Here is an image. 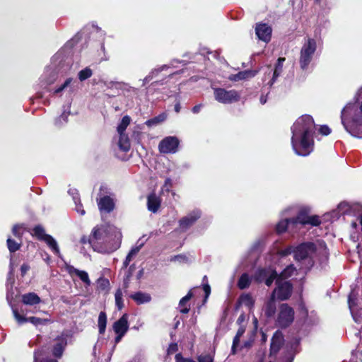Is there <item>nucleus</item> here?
I'll return each instance as SVG.
<instances>
[{
	"mask_svg": "<svg viewBox=\"0 0 362 362\" xmlns=\"http://www.w3.org/2000/svg\"><path fill=\"white\" fill-rule=\"evenodd\" d=\"M291 144L294 152L300 156H307L314 146L313 134L315 124L312 116L304 115L299 117L291 128Z\"/></svg>",
	"mask_w": 362,
	"mask_h": 362,
	"instance_id": "f257e3e1",
	"label": "nucleus"
},
{
	"mask_svg": "<svg viewBox=\"0 0 362 362\" xmlns=\"http://www.w3.org/2000/svg\"><path fill=\"white\" fill-rule=\"evenodd\" d=\"M122 233L113 225L101 224L93 228L88 242L94 251L109 254L117 250L121 244Z\"/></svg>",
	"mask_w": 362,
	"mask_h": 362,
	"instance_id": "f03ea898",
	"label": "nucleus"
},
{
	"mask_svg": "<svg viewBox=\"0 0 362 362\" xmlns=\"http://www.w3.org/2000/svg\"><path fill=\"white\" fill-rule=\"evenodd\" d=\"M341 121L346 132L354 136L362 138V92H357L353 100L342 109Z\"/></svg>",
	"mask_w": 362,
	"mask_h": 362,
	"instance_id": "7ed1b4c3",
	"label": "nucleus"
},
{
	"mask_svg": "<svg viewBox=\"0 0 362 362\" xmlns=\"http://www.w3.org/2000/svg\"><path fill=\"white\" fill-rule=\"evenodd\" d=\"M328 255L327 245L322 240L303 243L296 247L294 250L295 259L297 261L308 259L310 266L313 265L314 257L326 259Z\"/></svg>",
	"mask_w": 362,
	"mask_h": 362,
	"instance_id": "20e7f679",
	"label": "nucleus"
},
{
	"mask_svg": "<svg viewBox=\"0 0 362 362\" xmlns=\"http://www.w3.org/2000/svg\"><path fill=\"white\" fill-rule=\"evenodd\" d=\"M71 59L65 57L62 52H57L52 59L51 64L47 66L40 78L42 85H50L54 83L59 76H64L71 69Z\"/></svg>",
	"mask_w": 362,
	"mask_h": 362,
	"instance_id": "39448f33",
	"label": "nucleus"
},
{
	"mask_svg": "<svg viewBox=\"0 0 362 362\" xmlns=\"http://www.w3.org/2000/svg\"><path fill=\"white\" fill-rule=\"evenodd\" d=\"M96 202L100 213L110 214L115 208V195L105 185L100 186Z\"/></svg>",
	"mask_w": 362,
	"mask_h": 362,
	"instance_id": "423d86ee",
	"label": "nucleus"
},
{
	"mask_svg": "<svg viewBox=\"0 0 362 362\" xmlns=\"http://www.w3.org/2000/svg\"><path fill=\"white\" fill-rule=\"evenodd\" d=\"M317 49L316 41L312 38H308L303 45L299 58L300 66L303 70H306L311 62Z\"/></svg>",
	"mask_w": 362,
	"mask_h": 362,
	"instance_id": "0eeeda50",
	"label": "nucleus"
},
{
	"mask_svg": "<svg viewBox=\"0 0 362 362\" xmlns=\"http://www.w3.org/2000/svg\"><path fill=\"white\" fill-rule=\"evenodd\" d=\"M276 288L272 293L273 297L279 300H286L289 298L292 293V285L289 281H282L281 279H276Z\"/></svg>",
	"mask_w": 362,
	"mask_h": 362,
	"instance_id": "6e6552de",
	"label": "nucleus"
},
{
	"mask_svg": "<svg viewBox=\"0 0 362 362\" xmlns=\"http://www.w3.org/2000/svg\"><path fill=\"white\" fill-rule=\"evenodd\" d=\"M294 319V311L291 307L286 303H283L279 306V310L277 317V324L281 327H288Z\"/></svg>",
	"mask_w": 362,
	"mask_h": 362,
	"instance_id": "1a4fd4ad",
	"label": "nucleus"
},
{
	"mask_svg": "<svg viewBox=\"0 0 362 362\" xmlns=\"http://www.w3.org/2000/svg\"><path fill=\"white\" fill-rule=\"evenodd\" d=\"M277 273L271 267L259 269L256 271L254 279L256 281L264 282L268 286H270L274 280H276Z\"/></svg>",
	"mask_w": 362,
	"mask_h": 362,
	"instance_id": "9d476101",
	"label": "nucleus"
},
{
	"mask_svg": "<svg viewBox=\"0 0 362 362\" xmlns=\"http://www.w3.org/2000/svg\"><path fill=\"white\" fill-rule=\"evenodd\" d=\"M180 141L176 136H167L158 144V150L161 153H175L178 150Z\"/></svg>",
	"mask_w": 362,
	"mask_h": 362,
	"instance_id": "9b49d317",
	"label": "nucleus"
},
{
	"mask_svg": "<svg viewBox=\"0 0 362 362\" xmlns=\"http://www.w3.org/2000/svg\"><path fill=\"white\" fill-rule=\"evenodd\" d=\"M202 212L199 209H194L183 216L179 221V229L182 232L187 231L201 217Z\"/></svg>",
	"mask_w": 362,
	"mask_h": 362,
	"instance_id": "f8f14e48",
	"label": "nucleus"
},
{
	"mask_svg": "<svg viewBox=\"0 0 362 362\" xmlns=\"http://www.w3.org/2000/svg\"><path fill=\"white\" fill-rule=\"evenodd\" d=\"M214 98L223 104L235 103L241 99L238 92H214Z\"/></svg>",
	"mask_w": 362,
	"mask_h": 362,
	"instance_id": "ddd939ff",
	"label": "nucleus"
},
{
	"mask_svg": "<svg viewBox=\"0 0 362 362\" xmlns=\"http://www.w3.org/2000/svg\"><path fill=\"white\" fill-rule=\"evenodd\" d=\"M12 310L15 319L20 325L28 322L35 326H37L40 325H45L49 322L47 319H42L36 317H24L18 313V310L16 308H13Z\"/></svg>",
	"mask_w": 362,
	"mask_h": 362,
	"instance_id": "4468645a",
	"label": "nucleus"
},
{
	"mask_svg": "<svg viewBox=\"0 0 362 362\" xmlns=\"http://www.w3.org/2000/svg\"><path fill=\"white\" fill-rule=\"evenodd\" d=\"M272 28L267 23H259L257 24L255 28V33L259 40L268 42L271 40L272 37Z\"/></svg>",
	"mask_w": 362,
	"mask_h": 362,
	"instance_id": "2eb2a0df",
	"label": "nucleus"
},
{
	"mask_svg": "<svg viewBox=\"0 0 362 362\" xmlns=\"http://www.w3.org/2000/svg\"><path fill=\"white\" fill-rule=\"evenodd\" d=\"M112 329L115 334H125L129 329L128 315L124 314L118 320L115 322Z\"/></svg>",
	"mask_w": 362,
	"mask_h": 362,
	"instance_id": "dca6fc26",
	"label": "nucleus"
},
{
	"mask_svg": "<svg viewBox=\"0 0 362 362\" xmlns=\"http://www.w3.org/2000/svg\"><path fill=\"white\" fill-rule=\"evenodd\" d=\"M356 301H357V298H356V295L354 293V292H351L349 294V298H348L349 308V310H350V312H351V314L352 315L354 320L356 323H359L361 322V313L357 310Z\"/></svg>",
	"mask_w": 362,
	"mask_h": 362,
	"instance_id": "f3484780",
	"label": "nucleus"
},
{
	"mask_svg": "<svg viewBox=\"0 0 362 362\" xmlns=\"http://www.w3.org/2000/svg\"><path fill=\"white\" fill-rule=\"evenodd\" d=\"M161 205V199L156 193H151L147 197V209L149 211L155 214L158 212Z\"/></svg>",
	"mask_w": 362,
	"mask_h": 362,
	"instance_id": "a211bd4d",
	"label": "nucleus"
},
{
	"mask_svg": "<svg viewBox=\"0 0 362 362\" xmlns=\"http://www.w3.org/2000/svg\"><path fill=\"white\" fill-rule=\"evenodd\" d=\"M283 341L284 339L282 334L280 332L276 331L272 339L270 347V351L272 354H275L278 352L283 343Z\"/></svg>",
	"mask_w": 362,
	"mask_h": 362,
	"instance_id": "6ab92c4d",
	"label": "nucleus"
},
{
	"mask_svg": "<svg viewBox=\"0 0 362 362\" xmlns=\"http://www.w3.org/2000/svg\"><path fill=\"white\" fill-rule=\"evenodd\" d=\"M256 71L245 70L243 71H239L238 74L230 75L228 78L233 81H239L252 78L256 75Z\"/></svg>",
	"mask_w": 362,
	"mask_h": 362,
	"instance_id": "aec40b11",
	"label": "nucleus"
},
{
	"mask_svg": "<svg viewBox=\"0 0 362 362\" xmlns=\"http://www.w3.org/2000/svg\"><path fill=\"white\" fill-rule=\"evenodd\" d=\"M66 346V339L65 337H59L57 338L53 348V355L55 357L60 358Z\"/></svg>",
	"mask_w": 362,
	"mask_h": 362,
	"instance_id": "412c9836",
	"label": "nucleus"
},
{
	"mask_svg": "<svg viewBox=\"0 0 362 362\" xmlns=\"http://www.w3.org/2000/svg\"><path fill=\"white\" fill-rule=\"evenodd\" d=\"M69 273L71 275L77 276L87 286H89L91 284V281L89 279L88 274L86 272L83 270H79L78 269L74 268V267H69L68 268Z\"/></svg>",
	"mask_w": 362,
	"mask_h": 362,
	"instance_id": "4be33fe9",
	"label": "nucleus"
},
{
	"mask_svg": "<svg viewBox=\"0 0 362 362\" xmlns=\"http://www.w3.org/2000/svg\"><path fill=\"white\" fill-rule=\"evenodd\" d=\"M309 216L303 211H299L297 216L294 218H291V223L297 231L299 226H304L307 224V220Z\"/></svg>",
	"mask_w": 362,
	"mask_h": 362,
	"instance_id": "5701e85b",
	"label": "nucleus"
},
{
	"mask_svg": "<svg viewBox=\"0 0 362 362\" xmlns=\"http://www.w3.org/2000/svg\"><path fill=\"white\" fill-rule=\"evenodd\" d=\"M291 218H286L280 221L276 225V231L281 233L288 230L291 233H296V229L291 223Z\"/></svg>",
	"mask_w": 362,
	"mask_h": 362,
	"instance_id": "b1692460",
	"label": "nucleus"
},
{
	"mask_svg": "<svg viewBox=\"0 0 362 362\" xmlns=\"http://www.w3.org/2000/svg\"><path fill=\"white\" fill-rule=\"evenodd\" d=\"M275 300L276 298L273 297V296L271 294L270 298L265 303L263 310L264 311L265 315L268 317L274 316L276 312V306Z\"/></svg>",
	"mask_w": 362,
	"mask_h": 362,
	"instance_id": "393cba45",
	"label": "nucleus"
},
{
	"mask_svg": "<svg viewBox=\"0 0 362 362\" xmlns=\"http://www.w3.org/2000/svg\"><path fill=\"white\" fill-rule=\"evenodd\" d=\"M130 298L137 304H144L151 301V295L144 292H136L130 295Z\"/></svg>",
	"mask_w": 362,
	"mask_h": 362,
	"instance_id": "a878e982",
	"label": "nucleus"
},
{
	"mask_svg": "<svg viewBox=\"0 0 362 362\" xmlns=\"http://www.w3.org/2000/svg\"><path fill=\"white\" fill-rule=\"evenodd\" d=\"M119 136L117 143L119 148L124 152L129 151L131 147V144L128 136L125 133L119 134Z\"/></svg>",
	"mask_w": 362,
	"mask_h": 362,
	"instance_id": "bb28decb",
	"label": "nucleus"
},
{
	"mask_svg": "<svg viewBox=\"0 0 362 362\" xmlns=\"http://www.w3.org/2000/svg\"><path fill=\"white\" fill-rule=\"evenodd\" d=\"M40 300V298L35 293H28L22 296V302L25 305H36L38 304Z\"/></svg>",
	"mask_w": 362,
	"mask_h": 362,
	"instance_id": "cd10ccee",
	"label": "nucleus"
},
{
	"mask_svg": "<svg viewBox=\"0 0 362 362\" xmlns=\"http://www.w3.org/2000/svg\"><path fill=\"white\" fill-rule=\"evenodd\" d=\"M42 241H44L48 245L54 254L60 257V251L57 242L52 236L48 235L47 236L45 237Z\"/></svg>",
	"mask_w": 362,
	"mask_h": 362,
	"instance_id": "c85d7f7f",
	"label": "nucleus"
},
{
	"mask_svg": "<svg viewBox=\"0 0 362 362\" xmlns=\"http://www.w3.org/2000/svg\"><path fill=\"white\" fill-rule=\"evenodd\" d=\"M42 241H44L48 245L54 254L60 257V251L57 242L52 236L48 235L47 236L45 237Z\"/></svg>",
	"mask_w": 362,
	"mask_h": 362,
	"instance_id": "c756f323",
	"label": "nucleus"
},
{
	"mask_svg": "<svg viewBox=\"0 0 362 362\" xmlns=\"http://www.w3.org/2000/svg\"><path fill=\"white\" fill-rule=\"evenodd\" d=\"M286 59L284 57H279L277 60V62L275 65L274 70L273 71V76L272 78L270 83L271 85H272L275 80L281 75V74L283 71V66L284 62H285Z\"/></svg>",
	"mask_w": 362,
	"mask_h": 362,
	"instance_id": "7c9ffc66",
	"label": "nucleus"
},
{
	"mask_svg": "<svg viewBox=\"0 0 362 362\" xmlns=\"http://www.w3.org/2000/svg\"><path fill=\"white\" fill-rule=\"evenodd\" d=\"M193 293L192 290H190L187 294L182 298L179 302V308H180V312L182 313H188L189 311V308L187 305V302L191 299L192 297Z\"/></svg>",
	"mask_w": 362,
	"mask_h": 362,
	"instance_id": "2f4dec72",
	"label": "nucleus"
},
{
	"mask_svg": "<svg viewBox=\"0 0 362 362\" xmlns=\"http://www.w3.org/2000/svg\"><path fill=\"white\" fill-rule=\"evenodd\" d=\"M297 272L296 269L293 265L290 264L287 266L281 273L276 276V279H281L282 281H287L286 279L295 275Z\"/></svg>",
	"mask_w": 362,
	"mask_h": 362,
	"instance_id": "473e14b6",
	"label": "nucleus"
},
{
	"mask_svg": "<svg viewBox=\"0 0 362 362\" xmlns=\"http://www.w3.org/2000/svg\"><path fill=\"white\" fill-rule=\"evenodd\" d=\"M34 362H57L55 359L47 358L44 349L35 351Z\"/></svg>",
	"mask_w": 362,
	"mask_h": 362,
	"instance_id": "72a5a7b5",
	"label": "nucleus"
},
{
	"mask_svg": "<svg viewBox=\"0 0 362 362\" xmlns=\"http://www.w3.org/2000/svg\"><path fill=\"white\" fill-rule=\"evenodd\" d=\"M245 332V327L244 326H240L239 329L237 331V333L233 339V345L231 348V352L233 354H235L236 353V349L239 345L240 339L241 337L243 335V334Z\"/></svg>",
	"mask_w": 362,
	"mask_h": 362,
	"instance_id": "f704fd0d",
	"label": "nucleus"
},
{
	"mask_svg": "<svg viewBox=\"0 0 362 362\" xmlns=\"http://www.w3.org/2000/svg\"><path fill=\"white\" fill-rule=\"evenodd\" d=\"M255 93V98L259 100L261 105H264L267 101L272 99L271 92H254Z\"/></svg>",
	"mask_w": 362,
	"mask_h": 362,
	"instance_id": "c9c22d12",
	"label": "nucleus"
},
{
	"mask_svg": "<svg viewBox=\"0 0 362 362\" xmlns=\"http://www.w3.org/2000/svg\"><path fill=\"white\" fill-rule=\"evenodd\" d=\"M239 303L242 305H245L250 308L254 305L255 300L250 294L246 293L240 296Z\"/></svg>",
	"mask_w": 362,
	"mask_h": 362,
	"instance_id": "e433bc0d",
	"label": "nucleus"
},
{
	"mask_svg": "<svg viewBox=\"0 0 362 362\" xmlns=\"http://www.w3.org/2000/svg\"><path fill=\"white\" fill-rule=\"evenodd\" d=\"M166 118L167 115L165 113H162L152 119L147 120L145 122V124L150 127L153 126H156L160 123L164 122L166 119Z\"/></svg>",
	"mask_w": 362,
	"mask_h": 362,
	"instance_id": "4c0bfd02",
	"label": "nucleus"
},
{
	"mask_svg": "<svg viewBox=\"0 0 362 362\" xmlns=\"http://www.w3.org/2000/svg\"><path fill=\"white\" fill-rule=\"evenodd\" d=\"M251 283V278L249 276V275L247 273L243 274L238 281V286L240 289H245L250 285Z\"/></svg>",
	"mask_w": 362,
	"mask_h": 362,
	"instance_id": "58836bf2",
	"label": "nucleus"
},
{
	"mask_svg": "<svg viewBox=\"0 0 362 362\" xmlns=\"http://www.w3.org/2000/svg\"><path fill=\"white\" fill-rule=\"evenodd\" d=\"M98 329L99 333L103 334L105 332L106 325H107V316L105 313L100 312L98 316Z\"/></svg>",
	"mask_w": 362,
	"mask_h": 362,
	"instance_id": "ea45409f",
	"label": "nucleus"
},
{
	"mask_svg": "<svg viewBox=\"0 0 362 362\" xmlns=\"http://www.w3.org/2000/svg\"><path fill=\"white\" fill-rule=\"evenodd\" d=\"M175 62H179L177 60H173L170 64L168 65H163L161 66L160 67L158 68V69H156L155 70H153L151 74L149 76H148L147 77L145 78L144 79V81L145 82H148L150 81V79H151L153 78V75H154L155 74H158V72H160L163 70H166V69H170V67H175V66L174 65V63Z\"/></svg>",
	"mask_w": 362,
	"mask_h": 362,
	"instance_id": "a19ab883",
	"label": "nucleus"
},
{
	"mask_svg": "<svg viewBox=\"0 0 362 362\" xmlns=\"http://www.w3.org/2000/svg\"><path fill=\"white\" fill-rule=\"evenodd\" d=\"M130 122H131V118L129 116H127V115L124 116L117 127L118 134L124 133L127 127L130 124Z\"/></svg>",
	"mask_w": 362,
	"mask_h": 362,
	"instance_id": "79ce46f5",
	"label": "nucleus"
},
{
	"mask_svg": "<svg viewBox=\"0 0 362 362\" xmlns=\"http://www.w3.org/2000/svg\"><path fill=\"white\" fill-rule=\"evenodd\" d=\"M33 235L35 236L40 240H43L45 236H47L48 234L45 233V229L41 226H36L33 229Z\"/></svg>",
	"mask_w": 362,
	"mask_h": 362,
	"instance_id": "37998d69",
	"label": "nucleus"
},
{
	"mask_svg": "<svg viewBox=\"0 0 362 362\" xmlns=\"http://www.w3.org/2000/svg\"><path fill=\"white\" fill-rule=\"evenodd\" d=\"M115 304L119 310H122L124 307L123 293L121 288H118L115 294Z\"/></svg>",
	"mask_w": 362,
	"mask_h": 362,
	"instance_id": "c03bdc74",
	"label": "nucleus"
},
{
	"mask_svg": "<svg viewBox=\"0 0 362 362\" xmlns=\"http://www.w3.org/2000/svg\"><path fill=\"white\" fill-rule=\"evenodd\" d=\"M93 74V71L89 67L81 70L78 74V78L80 81H83L89 78Z\"/></svg>",
	"mask_w": 362,
	"mask_h": 362,
	"instance_id": "a18cd8bd",
	"label": "nucleus"
},
{
	"mask_svg": "<svg viewBox=\"0 0 362 362\" xmlns=\"http://www.w3.org/2000/svg\"><path fill=\"white\" fill-rule=\"evenodd\" d=\"M109 88L116 90H129L131 87L128 84L122 82H112L111 86Z\"/></svg>",
	"mask_w": 362,
	"mask_h": 362,
	"instance_id": "49530a36",
	"label": "nucleus"
},
{
	"mask_svg": "<svg viewBox=\"0 0 362 362\" xmlns=\"http://www.w3.org/2000/svg\"><path fill=\"white\" fill-rule=\"evenodd\" d=\"M69 114V111L64 110L63 113L58 118L56 119L55 124L58 127H60L64 124L66 123Z\"/></svg>",
	"mask_w": 362,
	"mask_h": 362,
	"instance_id": "de8ad7c7",
	"label": "nucleus"
},
{
	"mask_svg": "<svg viewBox=\"0 0 362 362\" xmlns=\"http://www.w3.org/2000/svg\"><path fill=\"white\" fill-rule=\"evenodd\" d=\"M7 246L11 252H15L20 248V243H18L11 238L7 239Z\"/></svg>",
	"mask_w": 362,
	"mask_h": 362,
	"instance_id": "09e8293b",
	"label": "nucleus"
},
{
	"mask_svg": "<svg viewBox=\"0 0 362 362\" xmlns=\"http://www.w3.org/2000/svg\"><path fill=\"white\" fill-rule=\"evenodd\" d=\"M77 83L76 81H74L72 78H67L65 81L55 90H64L68 88H72L71 85Z\"/></svg>",
	"mask_w": 362,
	"mask_h": 362,
	"instance_id": "8fccbe9b",
	"label": "nucleus"
},
{
	"mask_svg": "<svg viewBox=\"0 0 362 362\" xmlns=\"http://www.w3.org/2000/svg\"><path fill=\"white\" fill-rule=\"evenodd\" d=\"M321 223L320 217L316 215L309 216L308 219L307 220V224L313 226H317L320 225Z\"/></svg>",
	"mask_w": 362,
	"mask_h": 362,
	"instance_id": "3c124183",
	"label": "nucleus"
},
{
	"mask_svg": "<svg viewBox=\"0 0 362 362\" xmlns=\"http://www.w3.org/2000/svg\"><path fill=\"white\" fill-rule=\"evenodd\" d=\"M98 284L99 288H100L101 290H107L110 287L109 280L103 277H100L98 279Z\"/></svg>",
	"mask_w": 362,
	"mask_h": 362,
	"instance_id": "603ef678",
	"label": "nucleus"
},
{
	"mask_svg": "<svg viewBox=\"0 0 362 362\" xmlns=\"http://www.w3.org/2000/svg\"><path fill=\"white\" fill-rule=\"evenodd\" d=\"M294 250H295V247L289 245V246H287L286 247H285L284 249L280 250L278 252V254L281 257H286L288 255H291V253L294 254Z\"/></svg>",
	"mask_w": 362,
	"mask_h": 362,
	"instance_id": "864d4df0",
	"label": "nucleus"
},
{
	"mask_svg": "<svg viewBox=\"0 0 362 362\" xmlns=\"http://www.w3.org/2000/svg\"><path fill=\"white\" fill-rule=\"evenodd\" d=\"M351 227L356 229L357 231H362V214L351 223Z\"/></svg>",
	"mask_w": 362,
	"mask_h": 362,
	"instance_id": "5fc2aeb1",
	"label": "nucleus"
},
{
	"mask_svg": "<svg viewBox=\"0 0 362 362\" xmlns=\"http://www.w3.org/2000/svg\"><path fill=\"white\" fill-rule=\"evenodd\" d=\"M199 362H214V357L209 354H201L198 356Z\"/></svg>",
	"mask_w": 362,
	"mask_h": 362,
	"instance_id": "6e6d98bb",
	"label": "nucleus"
},
{
	"mask_svg": "<svg viewBox=\"0 0 362 362\" xmlns=\"http://www.w3.org/2000/svg\"><path fill=\"white\" fill-rule=\"evenodd\" d=\"M23 225H15L13 227L12 233L16 237L20 238L23 234Z\"/></svg>",
	"mask_w": 362,
	"mask_h": 362,
	"instance_id": "4d7b16f0",
	"label": "nucleus"
},
{
	"mask_svg": "<svg viewBox=\"0 0 362 362\" xmlns=\"http://www.w3.org/2000/svg\"><path fill=\"white\" fill-rule=\"evenodd\" d=\"M75 204V210L77 213H78L80 215L83 216L85 214V210L83 208V205L81 203V200L76 201V202H74Z\"/></svg>",
	"mask_w": 362,
	"mask_h": 362,
	"instance_id": "13d9d810",
	"label": "nucleus"
},
{
	"mask_svg": "<svg viewBox=\"0 0 362 362\" xmlns=\"http://www.w3.org/2000/svg\"><path fill=\"white\" fill-rule=\"evenodd\" d=\"M320 133L323 136H327L331 133V129L327 125H322L319 129Z\"/></svg>",
	"mask_w": 362,
	"mask_h": 362,
	"instance_id": "bf43d9fd",
	"label": "nucleus"
},
{
	"mask_svg": "<svg viewBox=\"0 0 362 362\" xmlns=\"http://www.w3.org/2000/svg\"><path fill=\"white\" fill-rule=\"evenodd\" d=\"M69 194L72 197L74 202H76V201L79 202L80 197L78 191L76 189H70L69 190Z\"/></svg>",
	"mask_w": 362,
	"mask_h": 362,
	"instance_id": "052dcab7",
	"label": "nucleus"
},
{
	"mask_svg": "<svg viewBox=\"0 0 362 362\" xmlns=\"http://www.w3.org/2000/svg\"><path fill=\"white\" fill-rule=\"evenodd\" d=\"M134 258V257L129 252L123 262L122 268H127Z\"/></svg>",
	"mask_w": 362,
	"mask_h": 362,
	"instance_id": "680f3d73",
	"label": "nucleus"
},
{
	"mask_svg": "<svg viewBox=\"0 0 362 362\" xmlns=\"http://www.w3.org/2000/svg\"><path fill=\"white\" fill-rule=\"evenodd\" d=\"M203 290L205 293V299L204 300L206 301V299L209 298V295H210V293H211V288H210V286L209 284H204L203 286Z\"/></svg>",
	"mask_w": 362,
	"mask_h": 362,
	"instance_id": "e2e57ef3",
	"label": "nucleus"
},
{
	"mask_svg": "<svg viewBox=\"0 0 362 362\" xmlns=\"http://www.w3.org/2000/svg\"><path fill=\"white\" fill-rule=\"evenodd\" d=\"M176 362H195L191 359H185L182 358L180 354H177L175 356Z\"/></svg>",
	"mask_w": 362,
	"mask_h": 362,
	"instance_id": "0e129e2a",
	"label": "nucleus"
},
{
	"mask_svg": "<svg viewBox=\"0 0 362 362\" xmlns=\"http://www.w3.org/2000/svg\"><path fill=\"white\" fill-rule=\"evenodd\" d=\"M172 187V180L170 178H166L163 185V189H165L166 191H169Z\"/></svg>",
	"mask_w": 362,
	"mask_h": 362,
	"instance_id": "69168bd1",
	"label": "nucleus"
},
{
	"mask_svg": "<svg viewBox=\"0 0 362 362\" xmlns=\"http://www.w3.org/2000/svg\"><path fill=\"white\" fill-rule=\"evenodd\" d=\"M177 351V344H171L168 349V354H171Z\"/></svg>",
	"mask_w": 362,
	"mask_h": 362,
	"instance_id": "338daca9",
	"label": "nucleus"
},
{
	"mask_svg": "<svg viewBox=\"0 0 362 362\" xmlns=\"http://www.w3.org/2000/svg\"><path fill=\"white\" fill-rule=\"evenodd\" d=\"M141 247H142V244H141L139 246H135L131 249L129 252L135 257L136 256V255L138 254V252H139Z\"/></svg>",
	"mask_w": 362,
	"mask_h": 362,
	"instance_id": "774afa93",
	"label": "nucleus"
}]
</instances>
